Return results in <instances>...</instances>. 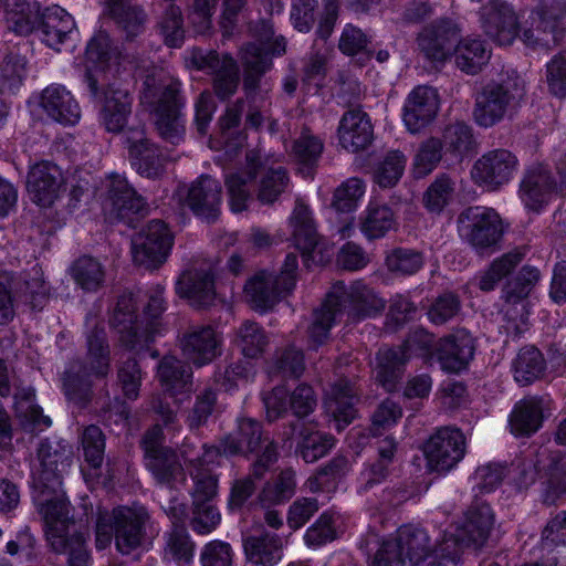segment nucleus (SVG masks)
Instances as JSON below:
<instances>
[{
	"label": "nucleus",
	"mask_w": 566,
	"mask_h": 566,
	"mask_svg": "<svg viewBox=\"0 0 566 566\" xmlns=\"http://www.w3.org/2000/svg\"><path fill=\"white\" fill-rule=\"evenodd\" d=\"M378 457L361 472L363 488L369 490L381 483L389 475V468L394 463L397 451V442L391 437H386L378 443Z\"/></svg>",
	"instance_id": "obj_49"
},
{
	"label": "nucleus",
	"mask_w": 566,
	"mask_h": 566,
	"mask_svg": "<svg viewBox=\"0 0 566 566\" xmlns=\"http://www.w3.org/2000/svg\"><path fill=\"white\" fill-rule=\"evenodd\" d=\"M305 370L303 350L295 346L277 349L269 364L268 373L272 378L295 379Z\"/></svg>",
	"instance_id": "obj_50"
},
{
	"label": "nucleus",
	"mask_w": 566,
	"mask_h": 566,
	"mask_svg": "<svg viewBox=\"0 0 566 566\" xmlns=\"http://www.w3.org/2000/svg\"><path fill=\"white\" fill-rule=\"evenodd\" d=\"M40 105L52 119L64 125H73L81 117L78 103L61 85H51L43 90Z\"/></svg>",
	"instance_id": "obj_34"
},
{
	"label": "nucleus",
	"mask_w": 566,
	"mask_h": 566,
	"mask_svg": "<svg viewBox=\"0 0 566 566\" xmlns=\"http://www.w3.org/2000/svg\"><path fill=\"white\" fill-rule=\"evenodd\" d=\"M247 558L256 565L273 566L282 558L283 541L274 533L252 535L243 541Z\"/></svg>",
	"instance_id": "obj_41"
},
{
	"label": "nucleus",
	"mask_w": 566,
	"mask_h": 566,
	"mask_svg": "<svg viewBox=\"0 0 566 566\" xmlns=\"http://www.w3.org/2000/svg\"><path fill=\"white\" fill-rule=\"evenodd\" d=\"M85 56L87 66L84 82L92 97L97 98L99 86L109 81L106 71L118 64L120 51L107 32L98 31L87 43Z\"/></svg>",
	"instance_id": "obj_12"
},
{
	"label": "nucleus",
	"mask_w": 566,
	"mask_h": 566,
	"mask_svg": "<svg viewBox=\"0 0 566 566\" xmlns=\"http://www.w3.org/2000/svg\"><path fill=\"white\" fill-rule=\"evenodd\" d=\"M291 433L296 432L295 454L306 463H314L325 457L334 447L333 436L317 430L308 423H291Z\"/></svg>",
	"instance_id": "obj_31"
},
{
	"label": "nucleus",
	"mask_w": 566,
	"mask_h": 566,
	"mask_svg": "<svg viewBox=\"0 0 566 566\" xmlns=\"http://www.w3.org/2000/svg\"><path fill=\"white\" fill-rule=\"evenodd\" d=\"M75 29L73 17L63 8L53 6L45 8L40 15L38 31L42 34V41L50 48L56 49Z\"/></svg>",
	"instance_id": "obj_38"
},
{
	"label": "nucleus",
	"mask_w": 566,
	"mask_h": 566,
	"mask_svg": "<svg viewBox=\"0 0 566 566\" xmlns=\"http://www.w3.org/2000/svg\"><path fill=\"white\" fill-rule=\"evenodd\" d=\"M295 472L292 469L282 470L272 481L263 486L259 501L263 506L282 504L295 493Z\"/></svg>",
	"instance_id": "obj_56"
},
{
	"label": "nucleus",
	"mask_w": 566,
	"mask_h": 566,
	"mask_svg": "<svg viewBox=\"0 0 566 566\" xmlns=\"http://www.w3.org/2000/svg\"><path fill=\"white\" fill-rule=\"evenodd\" d=\"M385 265L394 275H412L422 268L423 255L415 249L394 248L386 253Z\"/></svg>",
	"instance_id": "obj_62"
},
{
	"label": "nucleus",
	"mask_w": 566,
	"mask_h": 566,
	"mask_svg": "<svg viewBox=\"0 0 566 566\" xmlns=\"http://www.w3.org/2000/svg\"><path fill=\"white\" fill-rule=\"evenodd\" d=\"M106 13L114 20L125 41L133 42L145 31L148 15L140 6H113L106 9Z\"/></svg>",
	"instance_id": "obj_46"
},
{
	"label": "nucleus",
	"mask_w": 566,
	"mask_h": 566,
	"mask_svg": "<svg viewBox=\"0 0 566 566\" xmlns=\"http://www.w3.org/2000/svg\"><path fill=\"white\" fill-rule=\"evenodd\" d=\"M337 133L342 147L352 153L366 149L374 139L370 118L360 108H350L342 116Z\"/></svg>",
	"instance_id": "obj_25"
},
{
	"label": "nucleus",
	"mask_w": 566,
	"mask_h": 566,
	"mask_svg": "<svg viewBox=\"0 0 566 566\" xmlns=\"http://www.w3.org/2000/svg\"><path fill=\"white\" fill-rule=\"evenodd\" d=\"M40 468L32 475L31 486L33 500L39 506L43 516L46 531L59 527L66 533V521L69 515L67 503L61 490L62 473L70 467L71 451L60 447H53L48 441H41L38 448Z\"/></svg>",
	"instance_id": "obj_1"
},
{
	"label": "nucleus",
	"mask_w": 566,
	"mask_h": 566,
	"mask_svg": "<svg viewBox=\"0 0 566 566\" xmlns=\"http://www.w3.org/2000/svg\"><path fill=\"white\" fill-rule=\"evenodd\" d=\"M539 280V271L530 265L523 266L503 287L505 302L516 304L526 298Z\"/></svg>",
	"instance_id": "obj_63"
},
{
	"label": "nucleus",
	"mask_w": 566,
	"mask_h": 566,
	"mask_svg": "<svg viewBox=\"0 0 566 566\" xmlns=\"http://www.w3.org/2000/svg\"><path fill=\"white\" fill-rule=\"evenodd\" d=\"M398 554L400 566H419L432 553L428 533L418 527L402 526L398 530L395 539H390Z\"/></svg>",
	"instance_id": "obj_27"
},
{
	"label": "nucleus",
	"mask_w": 566,
	"mask_h": 566,
	"mask_svg": "<svg viewBox=\"0 0 566 566\" xmlns=\"http://www.w3.org/2000/svg\"><path fill=\"white\" fill-rule=\"evenodd\" d=\"M186 203L195 216L213 223L220 216L222 186L209 175H201L189 186Z\"/></svg>",
	"instance_id": "obj_18"
},
{
	"label": "nucleus",
	"mask_w": 566,
	"mask_h": 566,
	"mask_svg": "<svg viewBox=\"0 0 566 566\" xmlns=\"http://www.w3.org/2000/svg\"><path fill=\"white\" fill-rule=\"evenodd\" d=\"M517 168V158L510 150L494 149L485 153L473 165V180L489 190L507 184Z\"/></svg>",
	"instance_id": "obj_17"
},
{
	"label": "nucleus",
	"mask_w": 566,
	"mask_h": 566,
	"mask_svg": "<svg viewBox=\"0 0 566 566\" xmlns=\"http://www.w3.org/2000/svg\"><path fill=\"white\" fill-rule=\"evenodd\" d=\"M191 368L174 356H165L158 366V378L170 397L189 392L191 389Z\"/></svg>",
	"instance_id": "obj_45"
},
{
	"label": "nucleus",
	"mask_w": 566,
	"mask_h": 566,
	"mask_svg": "<svg viewBox=\"0 0 566 566\" xmlns=\"http://www.w3.org/2000/svg\"><path fill=\"white\" fill-rule=\"evenodd\" d=\"M513 366L515 380L522 386H527L542 377L545 359L536 347L527 346L518 352Z\"/></svg>",
	"instance_id": "obj_57"
},
{
	"label": "nucleus",
	"mask_w": 566,
	"mask_h": 566,
	"mask_svg": "<svg viewBox=\"0 0 566 566\" xmlns=\"http://www.w3.org/2000/svg\"><path fill=\"white\" fill-rule=\"evenodd\" d=\"M224 437L228 441L227 450L229 452H232L234 457L252 460L251 473L255 479H262L279 460L277 442L254 418H238L235 428Z\"/></svg>",
	"instance_id": "obj_4"
},
{
	"label": "nucleus",
	"mask_w": 566,
	"mask_h": 566,
	"mask_svg": "<svg viewBox=\"0 0 566 566\" xmlns=\"http://www.w3.org/2000/svg\"><path fill=\"white\" fill-rule=\"evenodd\" d=\"M136 304L132 294H123L118 297L109 321L111 326L119 334V342L125 347L136 348L145 342V332L137 321Z\"/></svg>",
	"instance_id": "obj_28"
},
{
	"label": "nucleus",
	"mask_w": 566,
	"mask_h": 566,
	"mask_svg": "<svg viewBox=\"0 0 566 566\" xmlns=\"http://www.w3.org/2000/svg\"><path fill=\"white\" fill-rule=\"evenodd\" d=\"M70 274L82 290L96 292L105 282L104 265L95 258L83 255L70 268Z\"/></svg>",
	"instance_id": "obj_51"
},
{
	"label": "nucleus",
	"mask_w": 566,
	"mask_h": 566,
	"mask_svg": "<svg viewBox=\"0 0 566 566\" xmlns=\"http://www.w3.org/2000/svg\"><path fill=\"white\" fill-rule=\"evenodd\" d=\"M92 375L80 360L70 363L61 376L62 389L69 402L77 409H86L93 400Z\"/></svg>",
	"instance_id": "obj_33"
},
{
	"label": "nucleus",
	"mask_w": 566,
	"mask_h": 566,
	"mask_svg": "<svg viewBox=\"0 0 566 566\" xmlns=\"http://www.w3.org/2000/svg\"><path fill=\"white\" fill-rule=\"evenodd\" d=\"M133 167L146 178L155 179L164 171L165 158L154 143L145 137L142 128H130L125 135Z\"/></svg>",
	"instance_id": "obj_20"
},
{
	"label": "nucleus",
	"mask_w": 566,
	"mask_h": 566,
	"mask_svg": "<svg viewBox=\"0 0 566 566\" xmlns=\"http://www.w3.org/2000/svg\"><path fill=\"white\" fill-rule=\"evenodd\" d=\"M358 401L354 385L346 378L335 381L328 392L327 408L333 415L337 430H343L356 417Z\"/></svg>",
	"instance_id": "obj_36"
},
{
	"label": "nucleus",
	"mask_w": 566,
	"mask_h": 566,
	"mask_svg": "<svg viewBox=\"0 0 566 566\" xmlns=\"http://www.w3.org/2000/svg\"><path fill=\"white\" fill-rule=\"evenodd\" d=\"M494 525V514L489 504L473 503L465 513L463 524L457 530L469 545L481 547L488 541Z\"/></svg>",
	"instance_id": "obj_37"
},
{
	"label": "nucleus",
	"mask_w": 566,
	"mask_h": 566,
	"mask_svg": "<svg viewBox=\"0 0 566 566\" xmlns=\"http://www.w3.org/2000/svg\"><path fill=\"white\" fill-rule=\"evenodd\" d=\"M439 111V96L437 91L427 85L415 87L406 98L402 119L407 129L419 133L428 126Z\"/></svg>",
	"instance_id": "obj_22"
},
{
	"label": "nucleus",
	"mask_w": 566,
	"mask_h": 566,
	"mask_svg": "<svg viewBox=\"0 0 566 566\" xmlns=\"http://www.w3.org/2000/svg\"><path fill=\"white\" fill-rule=\"evenodd\" d=\"M159 6L163 12L158 20V27L165 43L170 48H180L185 38L181 9L169 0H163Z\"/></svg>",
	"instance_id": "obj_55"
},
{
	"label": "nucleus",
	"mask_w": 566,
	"mask_h": 566,
	"mask_svg": "<svg viewBox=\"0 0 566 566\" xmlns=\"http://www.w3.org/2000/svg\"><path fill=\"white\" fill-rule=\"evenodd\" d=\"M406 163V156L401 151H389L375 169V182L381 188L394 187L401 178Z\"/></svg>",
	"instance_id": "obj_64"
},
{
	"label": "nucleus",
	"mask_w": 566,
	"mask_h": 566,
	"mask_svg": "<svg viewBox=\"0 0 566 566\" xmlns=\"http://www.w3.org/2000/svg\"><path fill=\"white\" fill-rule=\"evenodd\" d=\"M481 28L499 45H511L520 33L513 7L503 0H490L480 11Z\"/></svg>",
	"instance_id": "obj_16"
},
{
	"label": "nucleus",
	"mask_w": 566,
	"mask_h": 566,
	"mask_svg": "<svg viewBox=\"0 0 566 566\" xmlns=\"http://www.w3.org/2000/svg\"><path fill=\"white\" fill-rule=\"evenodd\" d=\"M475 350L473 337L467 331L441 338L434 346V357L441 368L448 373H459L473 358Z\"/></svg>",
	"instance_id": "obj_24"
},
{
	"label": "nucleus",
	"mask_w": 566,
	"mask_h": 566,
	"mask_svg": "<svg viewBox=\"0 0 566 566\" xmlns=\"http://www.w3.org/2000/svg\"><path fill=\"white\" fill-rule=\"evenodd\" d=\"M48 541L54 552L67 555V566H91L93 559L83 534L69 535L53 527L48 532Z\"/></svg>",
	"instance_id": "obj_40"
},
{
	"label": "nucleus",
	"mask_w": 566,
	"mask_h": 566,
	"mask_svg": "<svg viewBox=\"0 0 566 566\" xmlns=\"http://www.w3.org/2000/svg\"><path fill=\"white\" fill-rule=\"evenodd\" d=\"M338 315H340L339 308L333 302H328L327 294L321 307L313 312V321L307 329L308 339L313 346L317 347L328 339L329 331Z\"/></svg>",
	"instance_id": "obj_61"
},
{
	"label": "nucleus",
	"mask_w": 566,
	"mask_h": 566,
	"mask_svg": "<svg viewBox=\"0 0 566 566\" xmlns=\"http://www.w3.org/2000/svg\"><path fill=\"white\" fill-rule=\"evenodd\" d=\"M103 208L111 222H122L135 228L149 213L146 199L119 174H111L105 181Z\"/></svg>",
	"instance_id": "obj_7"
},
{
	"label": "nucleus",
	"mask_w": 566,
	"mask_h": 566,
	"mask_svg": "<svg viewBox=\"0 0 566 566\" xmlns=\"http://www.w3.org/2000/svg\"><path fill=\"white\" fill-rule=\"evenodd\" d=\"M533 14L537 17V30L551 33L553 44H558L566 33V0H538Z\"/></svg>",
	"instance_id": "obj_42"
},
{
	"label": "nucleus",
	"mask_w": 566,
	"mask_h": 566,
	"mask_svg": "<svg viewBox=\"0 0 566 566\" xmlns=\"http://www.w3.org/2000/svg\"><path fill=\"white\" fill-rule=\"evenodd\" d=\"M40 6L35 0H6L8 29L20 35L32 33L40 23Z\"/></svg>",
	"instance_id": "obj_43"
},
{
	"label": "nucleus",
	"mask_w": 566,
	"mask_h": 566,
	"mask_svg": "<svg viewBox=\"0 0 566 566\" xmlns=\"http://www.w3.org/2000/svg\"><path fill=\"white\" fill-rule=\"evenodd\" d=\"M556 189V181L544 165L532 167L521 184V195L526 207L538 210Z\"/></svg>",
	"instance_id": "obj_39"
},
{
	"label": "nucleus",
	"mask_w": 566,
	"mask_h": 566,
	"mask_svg": "<svg viewBox=\"0 0 566 566\" xmlns=\"http://www.w3.org/2000/svg\"><path fill=\"white\" fill-rule=\"evenodd\" d=\"M220 345V337L208 325H191L179 337L184 357L199 367L211 363L221 354Z\"/></svg>",
	"instance_id": "obj_19"
},
{
	"label": "nucleus",
	"mask_w": 566,
	"mask_h": 566,
	"mask_svg": "<svg viewBox=\"0 0 566 566\" xmlns=\"http://www.w3.org/2000/svg\"><path fill=\"white\" fill-rule=\"evenodd\" d=\"M396 227L395 213L386 205H369L360 219V230L369 240L380 239Z\"/></svg>",
	"instance_id": "obj_52"
},
{
	"label": "nucleus",
	"mask_w": 566,
	"mask_h": 566,
	"mask_svg": "<svg viewBox=\"0 0 566 566\" xmlns=\"http://www.w3.org/2000/svg\"><path fill=\"white\" fill-rule=\"evenodd\" d=\"M524 80L514 71L481 86L474 95L473 118L481 127H492L523 98Z\"/></svg>",
	"instance_id": "obj_5"
},
{
	"label": "nucleus",
	"mask_w": 566,
	"mask_h": 566,
	"mask_svg": "<svg viewBox=\"0 0 566 566\" xmlns=\"http://www.w3.org/2000/svg\"><path fill=\"white\" fill-rule=\"evenodd\" d=\"M164 443L165 434L159 424L146 430L140 440L145 467L157 484L176 490L186 484V470L177 451Z\"/></svg>",
	"instance_id": "obj_6"
},
{
	"label": "nucleus",
	"mask_w": 566,
	"mask_h": 566,
	"mask_svg": "<svg viewBox=\"0 0 566 566\" xmlns=\"http://www.w3.org/2000/svg\"><path fill=\"white\" fill-rule=\"evenodd\" d=\"M460 36L458 24L450 19H440L422 29L417 43L424 59L434 64H443L451 57Z\"/></svg>",
	"instance_id": "obj_15"
},
{
	"label": "nucleus",
	"mask_w": 566,
	"mask_h": 566,
	"mask_svg": "<svg viewBox=\"0 0 566 566\" xmlns=\"http://www.w3.org/2000/svg\"><path fill=\"white\" fill-rule=\"evenodd\" d=\"M196 544L185 525L171 526L165 534L164 555L179 565L189 564L195 554Z\"/></svg>",
	"instance_id": "obj_54"
},
{
	"label": "nucleus",
	"mask_w": 566,
	"mask_h": 566,
	"mask_svg": "<svg viewBox=\"0 0 566 566\" xmlns=\"http://www.w3.org/2000/svg\"><path fill=\"white\" fill-rule=\"evenodd\" d=\"M377 379L387 391L395 390L405 373V366L409 360V356L399 346L380 349L377 354Z\"/></svg>",
	"instance_id": "obj_48"
},
{
	"label": "nucleus",
	"mask_w": 566,
	"mask_h": 566,
	"mask_svg": "<svg viewBox=\"0 0 566 566\" xmlns=\"http://www.w3.org/2000/svg\"><path fill=\"white\" fill-rule=\"evenodd\" d=\"M247 160L248 171L244 176L240 174H232L226 179L231 209L234 212H241L247 208V201L250 199L247 184L259 175V169L261 168V165L255 160L253 155L249 154L247 156Z\"/></svg>",
	"instance_id": "obj_58"
},
{
	"label": "nucleus",
	"mask_w": 566,
	"mask_h": 566,
	"mask_svg": "<svg viewBox=\"0 0 566 566\" xmlns=\"http://www.w3.org/2000/svg\"><path fill=\"white\" fill-rule=\"evenodd\" d=\"M455 65L464 73L475 75L488 64L491 53L480 39L458 40L454 51Z\"/></svg>",
	"instance_id": "obj_44"
},
{
	"label": "nucleus",
	"mask_w": 566,
	"mask_h": 566,
	"mask_svg": "<svg viewBox=\"0 0 566 566\" xmlns=\"http://www.w3.org/2000/svg\"><path fill=\"white\" fill-rule=\"evenodd\" d=\"M63 185L62 170L48 160L33 165L27 178V189L31 199L42 207H49L54 202Z\"/></svg>",
	"instance_id": "obj_23"
},
{
	"label": "nucleus",
	"mask_w": 566,
	"mask_h": 566,
	"mask_svg": "<svg viewBox=\"0 0 566 566\" xmlns=\"http://www.w3.org/2000/svg\"><path fill=\"white\" fill-rule=\"evenodd\" d=\"M103 88V101L99 109L101 125L108 133H120L127 125L132 114L133 96L125 87L106 82Z\"/></svg>",
	"instance_id": "obj_21"
},
{
	"label": "nucleus",
	"mask_w": 566,
	"mask_h": 566,
	"mask_svg": "<svg viewBox=\"0 0 566 566\" xmlns=\"http://www.w3.org/2000/svg\"><path fill=\"white\" fill-rule=\"evenodd\" d=\"M523 260V254L518 251H511L495 259L488 270L475 277L476 285L483 292H490L495 289L497 283L507 276Z\"/></svg>",
	"instance_id": "obj_60"
},
{
	"label": "nucleus",
	"mask_w": 566,
	"mask_h": 566,
	"mask_svg": "<svg viewBox=\"0 0 566 566\" xmlns=\"http://www.w3.org/2000/svg\"><path fill=\"white\" fill-rule=\"evenodd\" d=\"M150 515L145 506H119L111 514H99L95 526V545L102 551L115 541L122 555L140 548L147 539Z\"/></svg>",
	"instance_id": "obj_2"
},
{
	"label": "nucleus",
	"mask_w": 566,
	"mask_h": 566,
	"mask_svg": "<svg viewBox=\"0 0 566 566\" xmlns=\"http://www.w3.org/2000/svg\"><path fill=\"white\" fill-rule=\"evenodd\" d=\"M293 228V239L295 247L301 251L304 265L311 266L312 263L323 262V258L316 260V248L318 247L319 235L312 213L306 205L297 201L291 217Z\"/></svg>",
	"instance_id": "obj_26"
},
{
	"label": "nucleus",
	"mask_w": 566,
	"mask_h": 566,
	"mask_svg": "<svg viewBox=\"0 0 566 566\" xmlns=\"http://www.w3.org/2000/svg\"><path fill=\"white\" fill-rule=\"evenodd\" d=\"M327 294L328 302H333L340 314L346 312L353 322L373 318L386 307V301L363 280H356L348 286L337 281Z\"/></svg>",
	"instance_id": "obj_8"
},
{
	"label": "nucleus",
	"mask_w": 566,
	"mask_h": 566,
	"mask_svg": "<svg viewBox=\"0 0 566 566\" xmlns=\"http://www.w3.org/2000/svg\"><path fill=\"white\" fill-rule=\"evenodd\" d=\"M235 344L248 358L260 357L269 345V337L261 325L244 321L235 332Z\"/></svg>",
	"instance_id": "obj_59"
},
{
	"label": "nucleus",
	"mask_w": 566,
	"mask_h": 566,
	"mask_svg": "<svg viewBox=\"0 0 566 566\" xmlns=\"http://www.w3.org/2000/svg\"><path fill=\"white\" fill-rule=\"evenodd\" d=\"M271 52L256 42L247 43L241 50L243 90L249 98L260 86L262 76L272 67Z\"/></svg>",
	"instance_id": "obj_35"
},
{
	"label": "nucleus",
	"mask_w": 566,
	"mask_h": 566,
	"mask_svg": "<svg viewBox=\"0 0 566 566\" xmlns=\"http://www.w3.org/2000/svg\"><path fill=\"white\" fill-rule=\"evenodd\" d=\"M243 108L244 99L238 98L232 105L227 107L226 113L218 120L220 143L231 150L241 148L247 140V134L241 128Z\"/></svg>",
	"instance_id": "obj_47"
},
{
	"label": "nucleus",
	"mask_w": 566,
	"mask_h": 566,
	"mask_svg": "<svg viewBox=\"0 0 566 566\" xmlns=\"http://www.w3.org/2000/svg\"><path fill=\"white\" fill-rule=\"evenodd\" d=\"M86 367L96 377H105L111 367V350L104 324L92 314L86 315Z\"/></svg>",
	"instance_id": "obj_30"
},
{
	"label": "nucleus",
	"mask_w": 566,
	"mask_h": 566,
	"mask_svg": "<svg viewBox=\"0 0 566 566\" xmlns=\"http://www.w3.org/2000/svg\"><path fill=\"white\" fill-rule=\"evenodd\" d=\"M442 145L447 154L462 158L475 147V138L471 126L464 122H453L442 129Z\"/></svg>",
	"instance_id": "obj_53"
},
{
	"label": "nucleus",
	"mask_w": 566,
	"mask_h": 566,
	"mask_svg": "<svg viewBox=\"0 0 566 566\" xmlns=\"http://www.w3.org/2000/svg\"><path fill=\"white\" fill-rule=\"evenodd\" d=\"M459 232L479 252L494 248L502 238L500 216L491 208L469 207L458 217Z\"/></svg>",
	"instance_id": "obj_10"
},
{
	"label": "nucleus",
	"mask_w": 566,
	"mask_h": 566,
	"mask_svg": "<svg viewBox=\"0 0 566 566\" xmlns=\"http://www.w3.org/2000/svg\"><path fill=\"white\" fill-rule=\"evenodd\" d=\"M176 291L198 308L211 306L216 298L214 280L207 270L185 271L177 281Z\"/></svg>",
	"instance_id": "obj_29"
},
{
	"label": "nucleus",
	"mask_w": 566,
	"mask_h": 566,
	"mask_svg": "<svg viewBox=\"0 0 566 566\" xmlns=\"http://www.w3.org/2000/svg\"><path fill=\"white\" fill-rule=\"evenodd\" d=\"M174 235L167 224L154 219L132 240L134 262L148 270L159 268L168 258Z\"/></svg>",
	"instance_id": "obj_11"
},
{
	"label": "nucleus",
	"mask_w": 566,
	"mask_h": 566,
	"mask_svg": "<svg viewBox=\"0 0 566 566\" xmlns=\"http://www.w3.org/2000/svg\"><path fill=\"white\" fill-rule=\"evenodd\" d=\"M189 61L198 71L212 76L216 96L227 101L233 96L240 84V70L237 61L228 53L193 48Z\"/></svg>",
	"instance_id": "obj_9"
},
{
	"label": "nucleus",
	"mask_w": 566,
	"mask_h": 566,
	"mask_svg": "<svg viewBox=\"0 0 566 566\" xmlns=\"http://www.w3.org/2000/svg\"><path fill=\"white\" fill-rule=\"evenodd\" d=\"M549 400L545 397H527L518 401L510 416L511 432L517 437H530L539 430L543 423L544 410Z\"/></svg>",
	"instance_id": "obj_32"
},
{
	"label": "nucleus",
	"mask_w": 566,
	"mask_h": 566,
	"mask_svg": "<svg viewBox=\"0 0 566 566\" xmlns=\"http://www.w3.org/2000/svg\"><path fill=\"white\" fill-rule=\"evenodd\" d=\"M140 103L155 113L156 128L164 140L172 145L184 140L186 132L181 113L184 102L178 82L147 75L140 92Z\"/></svg>",
	"instance_id": "obj_3"
},
{
	"label": "nucleus",
	"mask_w": 566,
	"mask_h": 566,
	"mask_svg": "<svg viewBox=\"0 0 566 566\" xmlns=\"http://www.w3.org/2000/svg\"><path fill=\"white\" fill-rule=\"evenodd\" d=\"M292 292L291 279L280 280L277 273L260 270L250 276L243 287L249 305L260 312L271 311Z\"/></svg>",
	"instance_id": "obj_14"
},
{
	"label": "nucleus",
	"mask_w": 566,
	"mask_h": 566,
	"mask_svg": "<svg viewBox=\"0 0 566 566\" xmlns=\"http://www.w3.org/2000/svg\"><path fill=\"white\" fill-rule=\"evenodd\" d=\"M423 452L430 470L448 472L463 459L465 438L457 428H439L424 443Z\"/></svg>",
	"instance_id": "obj_13"
}]
</instances>
